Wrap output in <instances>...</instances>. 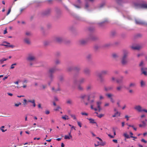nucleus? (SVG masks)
Here are the masks:
<instances>
[{
  "label": "nucleus",
  "instance_id": "obj_1",
  "mask_svg": "<svg viewBox=\"0 0 147 147\" xmlns=\"http://www.w3.org/2000/svg\"><path fill=\"white\" fill-rule=\"evenodd\" d=\"M129 54V52L127 50L123 51V56L122 57L121 63L122 65H125L128 64V59L127 57Z\"/></svg>",
  "mask_w": 147,
  "mask_h": 147
},
{
  "label": "nucleus",
  "instance_id": "obj_2",
  "mask_svg": "<svg viewBox=\"0 0 147 147\" xmlns=\"http://www.w3.org/2000/svg\"><path fill=\"white\" fill-rule=\"evenodd\" d=\"M58 70L59 69L57 68L56 66L51 67L49 69L48 71V74L49 76L51 82L53 81L54 78V76L53 75L54 73L56 71Z\"/></svg>",
  "mask_w": 147,
  "mask_h": 147
},
{
  "label": "nucleus",
  "instance_id": "obj_3",
  "mask_svg": "<svg viewBox=\"0 0 147 147\" xmlns=\"http://www.w3.org/2000/svg\"><path fill=\"white\" fill-rule=\"evenodd\" d=\"M134 109L139 112H145L146 110V109H143L142 107L140 105H136L134 107Z\"/></svg>",
  "mask_w": 147,
  "mask_h": 147
},
{
  "label": "nucleus",
  "instance_id": "obj_4",
  "mask_svg": "<svg viewBox=\"0 0 147 147\" xmlns=\"http://www.w3.org/2000/svg\"><path fill=\"white\" fill-rule=\"evenodd\" d=\"M51 12V9H47L43 11L41 13V15L43 16H49Z\"/></svg>",
  "mask_w": 147,
  "mask_h": 147
},
{
  "label": "nucleus",
  "instance_id": "obj_5",
  "mask_svg": "<svg viewBox=\"0 0 147 147\" xmlns=\"http://www.w3.org/2000/svg\"><path fill=\"white\" fill-rule=\"evenodd\" d=\"M88 41H95L98 39V37L92 34H90L87 37Z\"/></svg>",
  "mask_w": 147,
  "mask_h": 147
},
{
  "label": "nucleus",
  "instance_id": "obj_6",
  "mask_svg": "<svg viewBox=\"0 0 147 147\" xmlns=\"http://www.w3.org/2000/svg\"><path fill=\"white\" fill-rule=\"evenodd\" d=\"M80 72H76L73 75V82L76 84L77 82V79L79 77Z\"/></svg>",
  "mask_w": 147,
  "mask_h": 147
},
{
  "label": "nucleus",
  "instance_id": "obj_7",
  "mask_svg": "<svg viewBox=\"0 0 147 147\" xmlns=\"http://www.w3.org/2000/svg\"><path fill=\"white\" fill-rule=\"evenodd\" d=\"M26 59L29 62L34 61L36 59V57L32 54L30 53L28 54Z\"/></svg>",
  "mask_w": 147,
  "mask_h": 147
},
{
  "label": "nucleus",
  "instance_id": "obj_8",
  "mask_svg": "<svg viewBox=\"0 0 147 147\" xmlns=\"http://www.w3.org/2000/svg\"><path fill=\"white\" fill-rule=\"evenodd\" d=\"M108 21L107 20H105L102 22L98 23L99 26L103 29L105 28L106 24L108 23Z\"/></svg>",
  "mask_w": 147,
  "mask_h": 147
},
{
  "label": "nucleus",
  "instance_id": "obj_9",
  "mask_svg": "<svg viewBox=\"0 0 147 147\" xmlns=\"http://www.w3.org/2000/svg\"><path fill=\"white\" fill-rule=\"evenodd\" d=\"M55 16L57 18H59L61 16V12L60 10L58 8H56L55 9Z\"/></svg>",
  "mask_w": 147,
  "mask_h": 147
},
{
  "label": "nucleus",
  "instance_id": "obj_10",
  "mask_svg": "<svg viewBox=\"0 0 147 147\" xmlns=\"http://www.w3.org/2000/svg\"><path fill=\"white\" fill-rule=\"evenodd\" d=\"M54 40L58 42L61 43L63 41L64 39L62 37L57 36L55 37Z\"/></svg>",
  "mask_w": 147,
  "mask_h": 147
},
{
  "label": "nucleus",
  "instance_id": "obj_11",
  "mask_svg": "<svg viewBox=\"0 0 147 147\" xmlns=\"http://www.w3.org/2000/svg\"><path fill=\"white\" fill-rule=\"evenodd\" d=\"M83 72L86 75L90 76L91 74V70L88 67L85 68Z\"/></svg>",
  "mask_w": 147,
  "mask_h": 147
},
{
  "label": "nucleus",
  "instance_id": "obj_12",
  "mask_svg": "<svg viewBox=\"0 0 147 147\" xmlns=\"http://www.w3.org/2000/svg\"><path fill=\"white\" fill-rule=\"evenodd\" d=\"M108 71L107 70H103L101 71L100 73H98L97 74L102 76V75H105L108 74Z\"/></svg>",
  "mask_w": 147,
  "mask_h": 147
},
{
  "label": "nucleus",
  "instance_id": "obj_13",
  "mask_svg": "<svg viewBox=\"0 0 147 147\" xmlns=\"http://www.w3.org/2000/svg\"><path fill=\"white\" fill-rule=\"evenodd\" d=\"M88 40L87 37L85 39H83L80 40V44L82 45H84L86 44V43L88 42Z\"/></svg>",
  "mask_w": 147,
  "mask_h": 147
},
{
  "label": "nucleus",
  "instance_id": "obj_14",
  "mask_svg": "<svg viewBox=\"0 0 147 147\" xmlns=\"http://www.w3.org/2000/svg\"><path fill=\"white\" fill-rule=\"evenodd\" d=\"M130 48L133 50H139L142 48V47L140 45H137L136 46H131Z\"/></svg>",
  "mask_w": 147,
  "mask_h": 147
},
{
  "label": "nucleus",
  "instance_id": "obj_15",
  "mask_svg": "<svg viewBox=\"0 0 147 147\" xmlns=\"http://www.w3.org/2000/svg\"><path fill=\"white\" fill-rule=\"evenodd\" d=\"M135 22L137 24L144 25V22L138 19H135Z\"/></svg>",
  "mask_w": 147,
  "mask_h": 147
},
{
  "label": "nucleus",
  "instance_id": "obj_16",
  "mask_svg": "<svg viewBox=\"0 0 147 147\" xmlns=\"http://www.w3.org/2000/svg\"><path fill=\"white\" fill-rule=\"evenodd\" d=\"M142 2L143 3L140 5V7L141 8H147V4L146 3L145 1H143Z\"/></svg>",
  "mask_w": 147,
  "mask_h": 147
},
{
  "label": "nucleus",
  "instance_id": "obj_17",
  "mask_svg": "<svg viewBox=\"0 0 147 147\" xmlns=\"http://www.w3.org/2000/svg\"><path fill=\"white\" fill-rule=\"evenodd\" d=\"M112 57L116 61L119 58V55L116 53H113L112 54Z\"/></svg>",
  "mask_w": 147,
  "mask_h": 147
},
{
  "label": "nucleus",
  "instance_id": "obj_18",
  "mask_svg": "<svg viewBox=\"0 0 147 147\" xmlns=\"http://www.w3.org/2000/svg\"><path fill=\"white\" fill-rule=\"evenodd\" d=\"M113 86H111L107 87H105V90L107 91H109L112 90L113 89Z\"/></svg>",
  "mask_w": 147,
  "mask_h": 147
},
{
  "label": "nucleus",
  "instance_id": "obj_19",
  "mask_svg": "<svg viewBox=\"0 0 147 147\" xmlns=\"http://www.w3.org/2000/svg\"><path fill=\"white\" fill-rule=\"evenodd\" d=\"M54 63L56 65H59L61 64V61L58 59H56L54 60Z\"/></svg>",
  "mask_w": 147,
  "mask_h": 147
},
{
  "label": "nucleus",
  "instance_id": "obj_20",
  "mask_svg": "<svg viewBox=\"0 0 147 147\" xmlns=\"http://www.w3.org/2000/svg\"><path fill=\"white\" fill-rule=\"evenodd\" d=\"M136 83L134 82H131L128 86L129 88H134L136 87Z\"/></svg>",
  "mask_w": 147,
  "mask_h": 147
},
{
  "label": "nucleus",
  "instance_id": "obj_21",
  "mask_svg": "<svg viewBox=\"0 0 147 147\" xmlns=\"http://www.w3.org/2000/svg\"><path fill=\"white\" fill-rule=\"evenodd\" d=\"M81 69L80 67L79 66H76L74 67V70L76 72H80V71Z\"/></svg>",
  "mask_w": 147,
  "mask_h": 147
},
{
  "label": "nucleus",
  "instance_id": "obj_22",
  "mask_svg": "<svg viewBox=\"0 0 147 147\" xmlns=\"http://www.w3.org/2000/svg\"><path fill=\"white\" fill-rule=\"evenodd\" d=\"M140 87H144L146 85V83L145 81L142 80H141L140 82Z\"/></svg>",
  "mask_w": 147,
  "mask_h": 147
},
{
  "label": "nucleus",
  "instance_id": "obj_23",
  "mask_svg": "<svg viewBox=\"0 0 147 147\" xmlns=\"http://www.w3.org/2000/svg\"><path fill=\"white\" fill-rule=\"evenodd\" d=\"M86 79L85 78L82 77L80 78L78 81V82L80 84L84 83Z\"/></svg>",
  "mask_w": 147,
  "mask_h": 147
},
{
  "label": "nucleus",
  "instance_id": "obj_24",
  "mask_svg": "<svg viewBox=\"0 0 147 147\" xmlns=\"http://www.w3.org/2000/svg\"><path fill=\"white\" fill-rule=\"evenodd\" d=\"M74 70V67L69 66L67 68V70L68 72H70Z\"/></svg>",
  "mask_w": 147,
  "mask_h": 147
},
{
  "label": "nucleus",
  "instance_id": "obj_25",
  "mask_svg": "<svg viewBox=\"0 0 147 147\" xmlns=\"http://www.w3.org/2000/svg\"><path fill=\"white\" fill-rule=\"evenodd\" d=\"M145 69L143 67H142L141 70L142 72V74H144L145 76L147 75V72L145 71Z\"/></svg>",
  "mask_w": 147,
  "mask_h": 147
},
{
  "label": "nucleus",
  "instance_id": "obj_26",
  "mask_svg": "<svg viewBox=\"0 0 147 147\" xmlns=\"http://www.w3.org/2000/svg\"><path fill=\"white\" fill-rule=\"evenodd\" d=\"M92 54H88L86 57V58L87 59L90 60L92 58Z\"/></svg>",
  "mask_w": 147,
  "mask_h": 147
},
{
  "label": "nucleus",
  "instance_id": "obj_27",
  "mask_svg": "<svg viewBox=\"0 0 147 147\" xmlns=\"http://www.w3.org/2000/svg\"><path fill=\"white\" fill-rule=\"evenodd\" d=\"M1 46H5L6 47H11L12 48H13L15 47L14 45H8L1 44Z\"/></svg>",
  "mask_w": 147,
  "mask_h": 147
},
{
  "label": "nucleus",
  "instance_id": "obj_28",
  "mask_svg": "<svg viewBox=\"0 0 147 147\" xmlns=\"http://www.w3.org/2000/svg\"><path fill=\"white\" fill-rule=\"evenodd\" d=\"M97 76L99 78L100 81L101 82H102L104 81V79L102 78V76L98 74H97Z\"/></svg>",
  "mask_w": 147,
  "mask_h": 147
},
{
  "label": "nucleus",
  "instance_id": "obj_29",
  "mask_svg": "<svg viewBox=\"0 0 147 147\" xmlns=\"http://www.w3.org/2000/svg\"><path fill=\"white\" fill-rule=\"evenodd\" d=\"M58 78L59 81L61 82L63 81L64 80V76L62 75H61L58 77Z\"/></svg>",
  "mask_w": 147,
  "mask_h": 147
},
{
  "label": "nucleus",
  "instance_id": "obj_30",
  "mask_svg": "<svg viewBox=\"0 0 147 147\" xmlns=\"http://www.w3.org/2000/svg\"><path fill=\"white\" fill-rule=\"evenodd\" d=\"M111 45V44L110 43H107L104 45L103 47L105 48H108Z\"/></svg>",
  "mask_w": 147,
  "mask_h": 147
},
{
  "label": "nucleus",
  "instance_id": "obj_31",
  "mask_svg": "<svg viewBox=\"0 0 147 147\" xmlns=\"http://www.w3.org/2000/svg\"><path fill=\"white\" fill-rule=\"evenodd\" d=\"M78 88L79 91H83L84 90L83 88L80 85H79L78 86Z\"/></svg>",
  "mask_w": 147,
  "mask_h": 147
},
{
  "label": "nucleus",
  "instance_id": "obj_32",
  "mask_svg": "<svg viewBox=\"0 0 147 147\" xmlns=\"http://www.w3.org/2000/svg\"><path fill=\"white\" fill-rule=\"evenodd\" d=\"M76 18L77 20H79L80 21H85V20L83 18H82L79 16H77L76 17Z\"/></svg>",
  "mask_w": 147,
  "mask_h": 147
},
{
  "label": "nucleus",
  "instance_id": "obj_33",
  "mask_svg": "<svg viewBox=\"0 0 147 147\" xmlns=\"http://www.w3.org/2000/svg\"><path fill=\"white\" fill-rule=\"evenodd\" d=\"M117 34V32L116 31L113 30L111 31V35L113 36H115Z\"/></svg>",
  "mask_w": 147,
  "mask_h": 147
},
{
  "label": "nucleus",
  "instance_id": "obj_34",
  "mask_svg": "<svg viewBox=\"0 0 147 147\" xmlns=\"http://www.w3.org/2000/svg\"><path fill=\"white\" fill-rule=\"evenodd\" d=\"M87 119L90 121V123H96V122L94 121V119L91 118H87Z\"/></svg>",
  "mask_w": 147,
  "mask_h": 147
},
{
  "label": "nucleus",
  "instance_id": "obj_35",
  "mask_svg": "<svg viewBox=\"0 0 147 147\" xmlns=\"http://www.w3.org/2000/svg\"><path fill=\"white\" fill-rule=\"evenodd\" d=\"M55 55L56 57H59L61 55V53L59 51L55 53Z\"/></svg>",
  "mask_w": 147,
  "mask_h": 147
},
{
  "label": "nucleus",
  "instance_id": "obj_36",
  "mask_svg": "<svg viewBox=\"0 0 147 147\" xmlns=\"http://www.w3.org/2000/svg\"><path fill=\"white\" fill-rule=\"evenodd\" d=\"M24 42L28 44H30V42L29 41V40L27 38H25L24 39Z\"/></svg>",
  "mask_w": 147,
  "mask_h": 147
},
{
  "label": "nucleus",
  "instance_id": "obj_37",
  "mask_svg": "<svg viewBox=\"0 0 147 147\" xmlns=\"http://www.w3.org/2000/svg\"><path fill=\"white\" fill-rule=\"evenodd\" d=\"M66 103L68 104L71 105L72 103V101L71 99H68L66 101Z\"/></svg>",
  "mask_w": 147,
  "mask_h": 147
},
{
  "label": "nucleus",
  "instance_id": "obj_38",
  "mask_svg": "<svg viewBox=\"0 0 147 147\" xmlns=\"http://www.w3.org/2000/svg\"><path fill=\"white\" fill-rule=\"evenodd\" d=\"M7 59H5L4 58H3L2 59L0 60V63L3 64L4 61H6Z\"/></svg>",
  "mask_w": 147,
  "mask_h": 147
},
{
  "label": "nucleus",
  "instance_id": "obj_39",
  "mask_svg": "<svg viewBox=\"0 0 147 147\" xmlns=\"http://www.w3.org/2000/svg\"><path fill=\"white\" fill-rule=\"evenodd\" d=\"M90 96H88V99H87V100L89 101V103L90 104H92V103H93L94 102V100H90Z\"/></svg>",
  "mask_w": 147,
  "mask_h": 147
},
{
  "label": "nucleus",
  "instance_id": "obj_40",
  "mask_svg": "<svg viewBox=\"0 0 147 147\" xmlns=\"http://www.w3.org/2000/svg\"><path fill=\"white\" fill-rule=\"evenodd\" d=\"M88 30L90 32H92L94 31V28L93 27H90L88 28Z\"/></svg>",
  "mask_w": 147,
  "mask_h": 147
},
{
  "label": "nucleus",
  "instance_id": "obj_41",
  "mask_svg": "<svg viewBox=\"0 0 147 147\" xmlns=\"http://www.w3.org/2000/svg\"><path fill=\"white\" fill-rule=\"evenodd\" d=\"M123 135H124V136L127 138H130V136L129 137V135L128 134H127V133H124L123 134Z\"/></svg>",
  "mask_w": 147,
  "mask_h": 147
},
{
  "label": "nucleus",
  "instance_id": "obj_42",
  "mask_svg": "<svg viewBox=\"0 0 147 147\" xmlns=\"http://www.w3.org/2000/svg\"><path fill=\"white\" fill-rule=\"evenodd\" d=\"M24 102L23 103V105L24 107H25L26 105H27V102H28L27 101V100L26 99H24Z\"/></svg>",
  "mask_w": 147,
  "mask_h": 147
},
{
  "label": "nucleus",
  "instance_id": "obj_43",
  "mask_svg": "<svg viewBox=\"0 0 147 147\" xmlns=\"http://www.w3.org/2000/svg\"><path fill=\"white\" fill-rule=\"evenodd\" d=\"M105 3H102L100 4L98 6V7L99 8H101L103 7L105 5Z\"/></svg>",
  "mask_w": 147,
  "mask_h": 147
},
{
  "label": "nucleus",
  "instance_id": "obj_44",
  "mask_svg": "<svg viewBox=\"0 0 147 147\" xmlns=\"http://www.w3.org/2000/svg\"><path fill=\"white\" fill-rule=\"evenodd\" d=\"M144 65V64L143 61H141L139 64V66L140 67H142Z\"/></svg>",
  "mask_w": 147,
  "mask_h": 147
},
{
  "label": "nucleus",
  "instance_id": "obj_45",
  "mask_svg": "<svg viewBox=\"0 0 147 147\" xmlns=\"http://www.w3.org/2000/svg\"><path fill=\"white\" fill-rule=\"evenodd\" d=\"M113 96V95L112 94H106V96H107V97L110 98H112V97Z\"/></svg>",
  "mask_w": 147,
  "mask_h": 147
},
{
  "label": "nucleus",
  "instance_id": "obj_46",
  "mask_svg": "<svg viewBox=\"0 0 147 147\" xmlns=\"http://www.w3.org/2000/svg\"><path fill=\"white\" fill-rule=\"evenodd\" d=\"M86 94H83L80 96V98L82 99H84L86 97Z\"/></svg>",
  "mask_w": 147,
  "mask_h": 147
},
{
  "label": "nucleus",
  "instance_id": "obj_47",
  "mask_svg": "<svg viewBox=\"0 0 147 147\" xmlns=\"http://www.w3.org/2000/svg\"><path fill=\"white\" fill-rule=\"evenodd\" d=\"M97 105V107L99 108L100 107V105L101 104V101H98L96 103Z\"/></svg>",
  "mask_w": 147,
  "mask_h": 147
},
{
  "label": "nucleus",
  "instance_id": "obj_48",
  "mask_svg": "<svg viewBox=\"0 0 147 147\" xmlns=\"http://www.w3.org/2000/svg\"><path fill=\"white\" fill-rule=\"evenodd\" d=\"M99 48V47L97 45H95L94 46V49L96 50H97Z\"/></svg>",
  "mask_w": 147,
  "mask_h": 147
},
{
  "label": "nucleus",
  "instance_id": "obj_49",
  "mask_svg": "<svg viewBox=\"0 0 147 147\" xmlns=\"http://www.w3.org/2000/svg\"><path fill=\"white\" fill-rule=\"evenodd\" d=\"M68 116L67 115H65L64 116L62 117V118L64 120L68 119L69 118H67L66 117H67Z\"/></svg>",
  "mask_w": 147,
  "mask_h": 147
},
{
  "label": "nucleus",
  "instance_id": "obj_50",
  "mask_svg": "<svg viewBox=\"0 0 147 147\" xmlns=\"http://www.w3.org/2000/svg\"><path fill=\"white\" fill-rule=\"evenodd\" d=\"M49 42L48 41H45L44 42V45L45 46H47L49 44Z\"/></svg>",
  "mask_w": 147,
  "mask_h": 147
},
{
  "label": "nucleus",
  "instance_id": "obj_51",
  "mask_svg": "<svg viewBox=\"0 0 147 147\" xmlns=\"http://www.w3.org/2000/svg\"><path fill=\"white\" fill-rule=\"evenodd\" d=\"M91 88V86L90 85H88L86 87V90H90Z\"/></svg>",
  "mask_w": 147,
  "mask_h": 147
},
{
  "label": "nucleus",
  "instance_id": "obj_52",
  "mask_svg": "<svg viewBox=\"0 0 147 147\" xmlns=\"http://www.w3.org/2000/svg\"><path fill=\"white\" fill-rule=\"evenodd\" d=\"M119 114V112L118 111H117L115 113V114L112 116V117H116L117 115Z\"/></svg>",
  "mask_w": 147,
  "mask_h": 147
},
{
  "label": "nucleus",
  "instance_id": "obj_53",
  "mask_svg": "<svg viewBox=\"0 0 147 147\" xmlns=\"http://www.w3.org/2000/svg\"><path fill=\"white\" fill-rule=\"evenodd\" d=\"M72 5L77 8H81V7L80 6H79V5H76L75 4L73 3L72 4Z\"/></svg>",
  "mask_w": 147,
  "mask_h": 147
},
{
  "label": "nucleus",
  "instance_id": "obj_54",
  "mask_svg": "<svg viewBox=\"0 0 147 147\" xmlns=\"http://www.w3.org/2000/svg\"><path fill=\"white\" fill-rule=\"evenodd\" d=\"M70 115L71 116V117L73 118L75 120L76 119V118L75 115L72 114H71Z\"/></svg>",
  "mask_w": 147,
  "mask_h": 147
},
{
  "label": "nucleus",
  "instance_id": "obj_55",
  "mask_svg": "<svg viewBox=\"0 0 147 147\" xmlns=\"http://www.w3.org/2000/svg\"><path fill=\"white\" fill-rule=\"evenodd\" d=\"M115 1L119 6V0H114Z\"/></svg>",
  "mask_w": 147,
  "mask_h": 147
},
{
  "label": "nucleus",
  "instance_id": "obj_56",
  "mask_svg": "<svg viewBox=\"0 0 147 147\" xmlns=\"http://www.w3.org/2000/svg\"><path fill=\"white\" fill-rule=\"evenodd\" d=\"M104 116V114H100L98 115H97V116L99 118H101L103 116Z\"/></svg>",
  "mask_w": 147,
  "mask_h": 147
},
{
  "label": "nucleus",
  "instance_id": "obj_57",
  "mask_svg": "<svg viewBox=\"0 0 147 147\" xmlns=\"http://www.w3.org/2000/svg\"><path fill=\"white\" fill-rule=\"evenodd\" d=\"M64 138L65 139H70V137L69 136H68L67 135H65V136Z\"/></svg>",
  "mask_w": 147,
  "mask_h": 147
},
{
  "label": "nucleus",
  "instance_id": "obj_58",
  "mask_svg": "<svg viewBox=\"0 0 147 147\" xmlns=\"http://www.w3.org/2000/svg\"><path fill=\"white\" fill-rule=\"evenodd\" d=\"M11 7H10L8 10V12L7 13V15H8L10 13L11 11Z\"/></svg>",
  "mask_w": 147,
  "mask_h": 147
},
{
  "label": "nucleus",
  "instance_id": "obj_59",
  "mask_svg": "<svg viewBox=\"0 0 147 147\" xmlns=\"http://www.w3.org/2000/svg\"><path fill=\"white\" fill-rule=\"evenodd\" d=\"M81 114L82 115H85L86 116H88V115L87 113L85 112H82L81 113Z\"/></svg>",
  "mask_w": 147,
  "mask_h": 147
},
{
  "label": "nucleus",
  "instance_id": "obj_60",
  "mask_svg": "<svg viewBox=\"0 0 147 147\" xmlns=\"http://www.w3.org/2000/svg\"><path fill=\"white\" fill-rule=\"evenodd\" d=\"M61 90V89L59 87H58V88L57 89L55 90V92H56L58 91H60Z\"/></svg>",
  "mask_w": 147,
  "mask_h": 147
},
{
  "label": "nucleus",
  "instance_id": "obj_61",
  "mask_svg": "<svg viewBox=\"0 0 147 147\" xmlns=\"http://www.w3.org/2000/svg\"><path fill=\"white\" fill-rule=\"evenodd\" d=\"M76 3L78 4H80L81 3V1L80 0H77Z\"/></svg>",
  "mask_w": 147,
  "mask_h": 147
},
{
  "label": "nucleus",
  "instance_id": "obj_62",
  "mask_svg": "<svg viewBox=\"0 0 147 147\" xmlns=\"http://www.w3.org/2000/svg\"><path fill=\"white\" fill-rule=\"evenodd\" d=\"M89 7V4L88 3H86L85 5V8L87 9Z\"/></svg>",
  "mask_w": 147,
  "mask_h": 147
},
{
  "label": "nucleus",
  "instance_id": "obj_63",
  "mask_svg": "<svg viewBox=\"0 0 147 147\" xmlns=\"http://www.w3.org/2000/svg\"><path fill=\"white\" fill-rule=\"evenodd\" d=\"M28 102H31L33 104L34 102H35V100H28Z\"/></svg>",
  "mask_w": 147,
  "mask_h": 147
},
{
  "label": "nucleus",
  "instance_id": "obj_64",
  "mask_svg": "<svg viewBox=\"0 0 147 147\" xmlns=\"http://www.w3.org/2000/svg\"><path fill=\"white\" fill-rule=\"evenodd\" d=\"M77 123L78 125L80 127H81L82 125H81V123L79 121H77Z\"/></svg>",
  "mask_w": 147,
  "mask_h": 147
}]
</instances>
